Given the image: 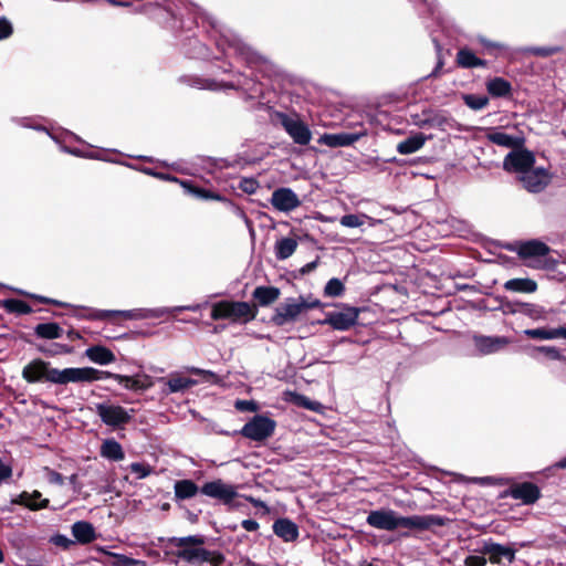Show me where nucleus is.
<instances>
[{"mask_svg":"<svg viewBox=\"0 0 566 566\" xmlns=\"http://www.w3.org/2000/svg\"><path fill=\"white\" fill-rule=\"evenodd\" d=\"M170 542L181 548L177 556L189 563L199 562L219 566L224 560V556L221 553L209 552L199 547L205 543L201 536L174 537Z\"/></svg>","mask_w":566,"mask_h":566,"instance_id":"obj_1","label":"nucleus"},{"mask_svg":"<svg viewBox=\"0 0 566 566\" xmlns=\"http://www.w3.org/2000/svg\"><path fill=\"white\" fill-rule=\"evenodd\" d=\"M256 311L247 302L222 301L212 305L213 319H230L232 322H249L255 317Z\"/></svg>","mask_w":566,"mask_h":566,"instance_id":"obj_2","label":"nucleus"},{"mask_svg":"<svg viewBox=\"0 0 566 566\" xmlns=\"http://www.w3.org/2000/svg\"><path fill=\"white\" fill-rule=\"evenodd\" d=\"M109 371L98 370L93 367H70L57 369L54 373L56 385H66L70 382H93L105 379Z\"/></svg>","mask_w":566,"mask_h":566,"instance_id":"obj_3","label":"nucleus"},{"mask_svg":"<svg viewBox=\"0 0 566 566\" xmlns=\"http://www.w3.org/2000/svg\"><path fill=\"white\" fill-rule=\"evenodd\" d=\"M198 306H178L174 308L159 310H132V311H102L97 317L105 318L108 316H119L125 319H143L148 317H159L170 312H179L184 310L197 311Z\"/></svg>","mask_w":566,"mask_h":566,"instance_id":"obj_4","label":"nucleus"},{"mask_svg":"<svg viewBox=\"0 0 566 566\" xmlns=\"http://www.w3.org/2000/svg\"><path fill=\"white\" fill-rule=\"evenodd\" d=\"M54 373H57V368H52L50 363L33 359L23 367L22 377L28 382L49 381L56 385Z\"/></svg>","mask_w":566,"mask_h":566,"instance_id":"obj_5","label":"nucleus"},{"mask_svg":"<svg viewBox=\"0 0 566 566\" xmlns=\"http://www.w3.org/2000/svg\"><path fill=\"white\" fill-rule=\"evenodd\" d=\"M275 426L274 420L264 416H255L244 424L241 432L251 440L261 441L272 436Z\"/></svg>","mask_w":566,"mask_h":566,"instance_id":"obj_6","label":"nucleus"},{"mask_svg":"<svg viewBox=\"0 0 566 566\" xmlns=\"http://www.w3.org/2000/svg\"><path fill=\"white\" fill-rule=\"evenodd\" d=\"M96 412L102 421L111 427H118L130 421L133 417V410H127L117 405L98 403L96 406Z\"/></svg>","mask_w":566,"mask_h":566,"instance_id":"obj_7","label":"nucleus"},{"mask_svg":"<svg viewBox=\"0 0 566 566\" xmlns=\"http://www.w3.org/2000/svg\"><path fill=\"white\" fill-rule=\"evenodd\" d=\"M201 493L219 500L224 505H230L238 496L237 488L220 479L205 483L201 488Z\"/></svg>","mask_w":566,"mask_h":566,"instance_id":"obj_8","label":"nucleus"},{"mask_svg":"<svg viewBox=\"0 0 566 566\" xmlns=\"http://www.w3.org/2000/svg\"><path fill=\"white\" fill-rule=\"evenodd\" d=\"M535 164L534 155L528 150H513L507 154L503 161V167L506 171L521 175L532 169Z\"/></svg>","mask_w":566,"mask_h":566,"instance_id":"obj_9","label":"nucleus"},{"mask_svg":"<svg viewBox=\"0 0 566 566\" xmlns=\"http://www.w3.org/2000/svg\"><path fill=\"white\" fill-rule=\"evenodd\" d=\"M551 179L546 169L535 167L518 177L523 188L532 193L542 192L549 185Z\"/></svg>","mask_w":566,"mask_h":566,"instance_id":"obj_10","label":"nucleus"},{"mask_svg":"<svg viewBox=\"0 0 566 566\" xmlns=\"http://www.w3.org/2000/svg\"><path fill=\"white\" fill-rule=\"evenodd\" d=\"M358 316V308L345 306L339 312L327 313L322 324L331 325L337 331H347L357 323Z\"/></svg>","mask_w":566,"mask_h":566,"instance_id":"obj_11","label":"nucleus"},{"mask_svg":"<svg viewBox=\"0 0 566 566\" xmlns=\"http://www.w3.org/2000/svg\"><path fill=\"white\" fill-rule=\"evenodd\" d=\"M281 124L294 143L298 145H307L312 139V133L307 125L297 117L283 115Z\"/></svg>","mask_w":566,"mask_h":566,"instance_id":"obj_12","label":"nucleus"},{"mask_svg":"<svg viewBox=\"0 0 566 566\" xmlns=\"http://www.w3.org/2000/svg\"><path fill=\"white\" fill-rule=\"evenodd\" d=\"M302 312H304V305L301 304L300 298H289L275 308L272 321L275 325L283 326L286 323L294 322Z\"/></svg>","mask_w":566,"mask_h":566,"instance_id":"obj_13","label":"nucleus"},{"mask_svg":"<svg viewBox=\"0 0 566 566\" xmlns=\"http://www.w3.org/2000/svg\"><path fill=\"white\" fill-rule=\"evenodd\" d=\"M271 203L281 212H290L301 206V200L292 189L279 188L273 191Z\"/></svg>","mask_w":566,"mask_h":566,"instance_id":"obj_14","label":"nucleus"},{"mask_svg":"<svg viewBox=\"0 0 566 566\" xmlns=\"http://www.w3.org/2000/svg\"><path fill=\"white\" fill-rule=\"evenodd\" d=\"M399 515L392 510L371 511L367 516V523L378 530L395 531L398 528Z\"/></svg>","mask_w":566,"mask_h":566,"instance_id":"obj_15","label":"nucleus"},{"mask_svg":"<svg viewBox=\"0 0 566 566\" xmlns=\"http://www.w3.org/2000/svg\"><path fill=\"white\" fill-rule=\"evenodd\" d=\"M480 553L488 555L492 564H501L503 560L511 564L515 559V551L513 548L494 542H485Z\"/></svg>","mask_w":566,"mask_h":566,"instance_id":"obj_16","label":"nucleus"},{"mask_svg":"<svg viewBox=\"0 0 566 566\" xmlns=\"http://www.w3.org/2000/svg\"><path fill=\"white\" fill-rule=\"evenodd\" d=\"M441 518L434 515L399 516L398 527L411 530H428L433 525H441Z\"/></svg>","mask_w":566,"mask_h":566,"instance_id":"obj_17","label":"nucleus"},{"mask_svg":"<svg viewBox=\"0 0 566 566\" xmlns=\"http://www.w3.org/2000/svg\"><path fill=\"white\" fill-rule=\"evenodd\" d=\"M473 339L476 349L483 355L496 353L510 344V339L502 336H475Z\"/></svg>","mask_w":566,"mask_h":566,"instance_id":"obj_18","label":"nucleus"},{"mask_svg":"<svg viewBox=\"0 0 566 566\" xmlns=\"http://www.w3.org/2000/svg\"><path fill=\"white\" fill-rule=\"evenodd\" d=\"M485 137L489 142L505 148H518L524 144L522 136L510 135L500 129H488Z\"/></svg>","mask_w":566,"mask_h":566,"instance_id":"obj_19","label":"nucleus"},{"mask_svg":"<svg viewBox=\"0 0 566 566\" xmlns=\"http://www.w3.org/2000/svg\"><path fill=\"white\" fill-rule=\"evenodd\" d=\"M106 378H113L122 384L126 389L130 390H146L153 386V381L147 375L130 377L109 373V376H106Z\"/></svg>","mask_w":566,"mask_h":566,"instance_id":"obj_20","label":"nucleus"},{"mask_svg":"<svg viewBox=\"0 0 566 566\" xmlns=\"http://www.w3.org/2000/svg\"><path fill=\"white\" fill-rule=\"evenodd\" d=\"M549 252V248L542 241L531 240L520 244L517 253L522 259H534L544 256Z\"/></svg>","mask_w":566,"mask_h":566,"instance_id":"obj_21","label":"nucleus"},{"mask_svg":"<svg viewBox=\"0 0 566 566\" xmlns=\"http://www.w3.org/2000/svg\"><path fill=\"white\" fill-rule=\"evenodd\" d=\"M358 139V134L339 133L324 134L319 137L318 142L329 147H344L354 144Z\"/></svg>","mask_w":566,"mask_h":566,"instance_id":"obj_22","label":"nucleus"},{"mask_svg":"<svg viewBox=\"0 0 566 566\" xmlns=\"http://www.w3.org/2000/svg\"><path fill=\"white\" fill-rule=\"evenodd\" d=\"M85 356L95 364L105 366L115 361V355L105 346L95 345L86 348Z\"/></svg>","mask_w":566,"mask_h":566,"instance_id":"obj_23","label":"nucleus"},{"mask_svg":"<svg viewBox=\"0 0 566 566\" xmlns=\"http://www.w3.org/2000/svg\"><path fill=\"white\" fill-rule=\"evenodd\" d=\"M511 495L525 504H532L539 497V490L532 483H522L512 488Z\"/></svg>","mask_w":566,"mask_h":566,"instance_id":"obj_24","label":"nucleus"},{"mask_svg":"<svg viewBox=\"0 0 566 566\" xmlns=\"http://www.w3.org/2000/svg\"><path fill=\"white\" fill-rule=\"evenodd\" d=\"M273 532L285 542H293L298 536V528L295 523L287 518H280L273 524Z\"/></svg>","mask_w":566,"mask_h":566,"instance_id":"obj_25","label":"nucleus"},{"mask_svg":"<svg viewBox=\"0 0 566 566\" xmlns=\"http://www.w3.org/2000/svg\"><path fill=\"white\" fill-rule=\"evenodd\" d=\"M72 534L75 539L82 544L91 543L96 537L93 525L84 521L75 522L72 525Z\"/></svg>","mask_w":566,"mask_h":566,"instance_id":"obj_26","label":"nucleus"},{"mask_svg":"<svg viewBox=\"0 0 566 566\" xmlns=\"http://www.w3.org/2000/svg\"><path fill=\"white\" fill-rule=\"evenodd\" d=\"M17 503L22 504L30 510H40L45 509L49 505L48 499H42V494L39 491H33L31 493L29 492H22L19 495V499Z\"/></svg>","mask_w":566,"mask_h":566,"instance_id":"obj_27","label":"nucleus"},{"mask_svg":"<svg viewBox=\"0 0 566 566\" xmlns=\"http://www.w3.org/2000/svg\"><path fill=\"white\" fill-rule=\"evenodd\" d=\"M280 290L274 286H258L253 291V298L260 306H268L280 297Z\"/></svg>","mask_w":566,"mask_h":566,"instance_id":"obj_28","label":"nucleus"},{"mask_svg":"<svg viewBox=\"0 0 566 566\" xmlns=\"http://www.w3.org/2000/svg\"><path fill=\"white\" fill-rule=\"evenodd\" d=\"M457 63L464 69L484 67L486 62L478 57L471 50L462 48L457 53Z\"/></svg>","mask_w":566,"mask_h":566,"instance_id":"obj_29","label":"nucleus"},{"mask_svg":"<svg viewBox=\"0 0 566 566\" xmlns=\"http://www.w3.org/2000/svg\"><path fill=\"white\" fill-rule=\"evenodd\" d=\"M101 455L112 461H122L125 458L122 446L114 439H106L102 443Z\"/></svg>","mask_w":566,"mask_h":566,"instance_id":"obj_30","label":"nucleus"},{"mask_svg":"<svg viewBox=\"0 0 566 566\" xmlns=\"http://www.w3.org/2000/svg\"><path fill=\"white\" fill-rule=\"evenodd\" d=\"M426 143L422 134H416L397 145V151L401 155H409L418 151Z\"/></svg>","mask_w":566,"mask_h":566,"instance_id":"obj_31","label":"nucleus"},{"mask_svg":"<svg viewBox=\"0 0 566 566\" xmlns=\"http://www.w3.org/2000/svg\"><path fill=\"white\" fill-rule=\"evenodd\" d=\"M504 289L518 293H533L536 291L537 284L531 279H512L504 283Z\"/></svg>","mask_w":566,"mask_h":566,"instance_id":"obj_32","label":"nucleus"},{"mask_svg":"<svg viewBox=\"0 0 566 566\" xmlns=\"http://www.w3.org/2000/svg\"><path fill=\"white\" fill-rule=\"evenodd\" d=\"M197 384H198V381L195 379L181 377L179 375H171L169 377V379L166 381V385L168 387L167 392L168 394L181 392L192 386H196Z\"/></svg>","mask_w":566,"mask_h":566,"instance_id":"obj_33","label":"nucleus"},{"mask_svg":"<svg viewBox=\"0 0 566 566\" xmlns=\"http://www.w3.org/2000/svg\"><path fill=\"white\" fill-rule=\"evenodd\" d=\"M297 248V241L294 238H283L275 244V255L279 260L290 258Z\"/></svg>","mask_w":566,"mask_h":566,"instance_id":"obj_34","label":"nucleus"},{"mask_svg":"<svg viewBox=\"0 0 566 566\" xmlns=\"http://www.w3.org/2000/svg\"><path fill=\"white\" fill-rule=\"evenodd\" d=\"M365 221H368L370 226L379 223L380 220H375L367 214H345L340 218L339 223L346 228H358L361 227Z\"/></svg>","mask_w":566,"mask_h":566,"instance_id":"obj_35","label":"nucleus"},{"mask_svg":"<svg viewBox=\"0 0 566 566\" xmlns=\"http://www.w3.org/2000/svg\"><path fill=\"white\" fill-rule=\"evenodd\" d=\"M486 90L492 96L501 97L510 94L511 84L502 77H495L486 83Z\"/></svg>","mask_w":566,"mask_h":566,"instance_id":"obj_36","label":"nucleus"},{"mask_svg":"<svg viewBox=\"0 0 566 566\" xmlns=\"http://www.w3.org/2000/svg\"><path fill=\"white\" fill-rule=\"evenodd\" d=\"M198 486L191 480L177 481L175 484V494L178 499L185 500L195 496Z\"/></svg>","mask_w":566,"mask_h":566,"instance_id":"obj_37","label":"nucleus"},{"mask_svg":"<svg viewBox=\"0 0 566 566\" xmlns=\"http://www.w3.org/2000/svg\"><path fill=\"white\" fill-rule=\"evenodd\" d=\"M35 334L41 338L55 339L61 337L62 328L56 323H43L35 327Z\"/></svg>","mask_w":566,"mask_h":566,"instance_id":"obj_38","label":"nucleus"},{"mask_svg":"<svg viewBox=\"0 0 566 566\" xmlns=\"http://www.w3.org/2000/svg\"><path fill=\"white\" fill-rule=\"evenodd\" d=\"M3 307L10 313L17 314H29L32 312V308L29 304L21 300L9 298L3 301Z\"/></svg>","mask_w":566,"mask_h":566,"instance_id":"obj_39","label":"nucleus"},{"mask_svg":"<svg viewBox=\"0 0 566 566\" xmlns=\"http://www.w3.org/2000/svg\"><path fill=\"white\" fill-rule=\"evenodd\" d=\"M463 102L473 111L483 109L489 104V98L484 95L464 94Z\"/></svg>","mask_w":566,"mask_h":566,"instance_id":"obj_40","label":"nucleus"},{"mask_svg":"<svg viewBox=\"0 0 566 566\" xmlns=\"http://www.w3.org/2000/svg\"><path fill=\"white\" fill-rule=\"evenodd\" d=\"M238 51L250 64L265 63L266 60L247 44H240Z\"/></svg>","mask_w":566,"mask_h":566,"instance_id":"obj_41","label":"nucleus"},{"mask_svg":"<svg viewBox=\"0 0 566 566\" xmlns=\"http://www.w3.org/2000/svg\"><path fill=\"white\" fill-rule=\"evenodd\" d=\"M114 558L112 566H147L145 560L134 559L122 554H111Z\"/></svg>","mask_w":566,"mask_h":566,"instance_id":"obj_42","label":"nucleus"},{"mask_svg":"<svg viewBox=\"0 0 566 566\" xmlns=\"http://www.w3.org/2000/svg\"><path fill=\"white\" fill-rule=\"evenodd\" d=\"M181 185L185 188H187L190 193L197 196L198 198L210 199V200H222V197L220 195H218V193H214V192H211V191H208V190H205V189H199V188L190 187L186 182H181Z\"/></svg>","mask_w":566,"mask_h":566,"instance_id":"obj_43","label":"nucleus"},{"mask_svg":"<svg viewBox=\"0 0 566 566\" xmlns=\"http://www.w3.org/2000/svg\"><path fill=\"white\" fill-rule=\"evenodd\" d=\"M524 334L531 338L536 339H554V328H534V329H525Z\"/></svg>","mask_w":566,"mask_h":566,"instance_id":"obj_44","label":"nucleus"},{"mask_svg":"<svg viewBox=\"0 0 566 566\" xmlns=\"http://www.w3.org/2000/svg\"><path fill=\"white\" fill-rule=\"evenodd\" d=\"M344 291V285L338 279H331L324 289L327 296H339Z\"/></svg>","mask_w":566,"mask_h":566,"instance_id":"obj_45","label":"nucleus"},{"mask_svg":"<svg viewBox=\"0 0 566 566\" xmlns=\"http://www.w3.org/2000/svg\"><path fill=\"white\" fill-rule=\"evenodd\" d=\"M292 398L296 405L304 407L308 410L316 411L321 407V405L318 402L312 401L307 397L298 395V394H292Z\"/></svg>","mask_w":566,"mask_h":566,"instance_id":"obj_46","label":"nucleus"},{"mask_svg":"<svg viewBox=\"0 0 566 566\" xmlns=\"http://www.w3.org/2000/svg\"><path fill=\"white\" fill-rule=\"evenodd\" d=\"M129 469L133 473L136 474L137 479H144V478L148 476L153 471L150 465L144 464L140 462L132 463L129 465Z\"/></svg>","mask_w":566,"mask_h":566,"instance_id":"obj_47","label":"nucleus"},{"mask_svg":"<svg viewBox=\"0 0 566 566\" xmlns=\"http://www.w3.org/2000/svg\"><path fill=\"white\" fill-rule=\"evenodd\" d=\"M188 371L193 375L201 376L205 381H209V382H218L219 381L218 376L210 370H206V369H201V368H197V367H190V368H188Z\"/></svg>","mask_w":566,"mask_h":566,"instance_id":"obj_48","label":"nucleus"},{"mask_svg":"<svg viewBox=\"0 0 566 566\" xmlns=\"http://www.w3.org/2000/svg\"><path fill=\"white\" fill-rule=\"evenodd\" d=\"M13 32L12 24L9 20L0 19V40L8 39Z\"/></svg>","mask_w":566,"mask_h":566,"instance_id":"obj_49","label":"nucleus"},{"mask_svg":"<svg viewBox=\"0 0 566 566\" xmlns=\"http://www.w3.org/2000/svg\"><path fill=\"white\" fill-rule=\"evenodd\" d=\"M44 474H45V479L49 483L59 484V485L63 484V476L60 473L45 468Z\"/></svg>","mask_w":566,"mask_h":566,"instance_id":"obj_50","label":"nucleus"},{"mask_svg":"<svg viewBox=\"0 0 566 566\" xmlns=\"http://www.w3.org/2000/svg\"><path fill=\"white\" fill-rule=\"evenodd\" d=\"M51 542L54 545L63 547V548H69L73 544L72 539H70L65 535H61V534H56V535L52 536Z\"/></svg>","mask_w":566,"mask_h":566,"instance_id":"obj_51","label":"nucleus"},{"mask_svg":"<svg viewBox=\"0 0 566 566\" xmlns=\"http://www.w3.org/2000/svg\"><path fill=\"white\" fill-rule=\"evenodd\" d=\"M235 408L240 411H250V412H253V411H256L258 409V406L254 401L252 400H238L235 402Z\"/></svg>","mask_w":566,"mask_h":566,"instance_id":"obj_52","label":"nucleus"},{"mask_svg":"<svg viewBox=\"0 0 566 566\" xmlns=\"http://www.w3.org/2000/svg\"><path fill=\"white\" fill-rule=\"evenodd\" d=\"M486 564V558L484 555H470L464 559L465 566H484Z\"/></svg>","mask_w":566,"mask_h":566,"instance_id":"obj_53","label":"nucleus"},{"mask_svg":"<svg viewBox=\"0 0 566 566\" xmlns=\"http://www.w3.org/2000/svg\"><path fill=\"white\" fill-rule=\"evenodd\" d=\"M558 51L557 48H533L531 52L539 56H549Z\"/></svg>","mask_w":566,"mask_h":566,"instance_id":"obj_54","label":"nucleus"},{"mask_svg":"<svg viewBox=\"0 0 566 566\" xmlns=\"http://www.w3.org/2000/svg\"><path fill=\"white\" fill-rule=\"evenodd\" d=\"M241 188L248 193H253L258 188V184L252 179H245L242 181Z\"/></svg>","mask_w":566,"mask_h":566,"instance_id":"obj_55","label":"nucleus"},{"mask_svg":"<svg viewBox=\"0 0 566 566\" xmlns=\"http://www.w3.org/2000/svg\"><path fill=\"white\" fill-rule=\"evenodd\" d=\"M538 350L542 353H545L546 355H548L549 357H552L554 359H558L560 357L559 352L555 347L542 346V347H538Z\"/></svg>","mask_w":566,"mask_h":566,"instance_id":"obj_56","label":"nucleus"},{"mask_svg":"<svg viewBox=\"0 0 566 566\" xmlns=\"http://www.w3.org/2000/svg\"><path fill=\"white\" fill-rule=\"evenodd\" d=\"M242 527L248 532H254L259 528V523L254 520L242 521Z\"/></svg>","mask_w":566,"mask_h":566,"instance_id":"obj_57","label":"nucleus"},{"mask_svg":"<svg viewBox=\"0 0 566 566\" xmlns=\"http://www.w3.org/2000/svg\"><path fill=\"white\" fill-rule=\"evenodd\" d=\"M11 475V469L0 460V483Z\"/></svg>","mask_w":566,"mask_h":566,"instance_id":"obj_58","label":"nucleus"},{"mask_svg":"<svg viewBox=\"0 0 566 566\" xmlns=\"http://www.w3.org/2000/svg\"><path fill=\"white\" fill-rule=\"evenodd\" d=\"M479 42L481 44H483L488 50H493V49H501L502 45L500 43H496V42H492V41H489L482 36H479L478 38Z\"/></svg>","mask_w":566,"mask_h":566,"instance_id":"obj_59","label":"nucleus"},{"mask_svg":"<svg viewBox=\"0 0 566 566\" xmlns=\"http://www.w3.org/2000/svg\"><path fill=\"white\" fill-rule=\"evenodd\" d=\"M301 301V304L304 305V311L305 310H310V308H316V307H321L322 306V303L318 301V300H314V301H305L303 298H300Z\"/></svg>","mask_w":566,"mask_h":566,"instance_id":"obj_60","label":"nucleus"},{"mask_svg":"<svg viewBox=\"0 0 566 566\" xmlns=\"http://www.w3.org/2000/svg\"><path fill=\"white\" fill-rule=\"evenodd\" d=\"M30 297H33L35 300H38L39 302L43 303V304H59L56 301H53L51 298H48V297H44V296H39V295H34V294H28Z\"/></svg>","mask_w":566,"mask_h":566,"instance_id":"obj_61","label":"nucleus"},{"mask_svg":"<svg viewBox=\"0 0 566 566\" xmlns=\"http://www.w3.org/2000/svg\"><path fill=\"white\" fill-rule=\"evenodd\" d=\"M558 337H563L566 339V328L565 327L554 328V339L558 338Z\"/></svg>","mask_w":566,"mask_h":566,"instance_id":"obj_62","label":"nucleus"},{"mask_svg":"<svg viewBox=\"0 0 566 566\" xmlns=\"http://www.w3.org/2000/svg\"><path fill=\"white\" fill-rule=\"evenodd\" d=\"M317 266V262H310L302 268V273H310Z\"/></svg>","mask_w":566,"mask_h":566,"instance_id":"obj_63","label":"nucleus"},{"mask_svg":"<svg viewBox=\"0 0 566 566\" xmlns=\"http://www.w3.org/2000/svg\"><path fill=\"white\" fill-rule=\"evenodd\" d=\"M554 467L557 469H566V457L556 462Z\"/></svg>","mask_w":566,"mask_h":566,"instance_id":"obj_64","label":"nucleus"}]
</instances>
